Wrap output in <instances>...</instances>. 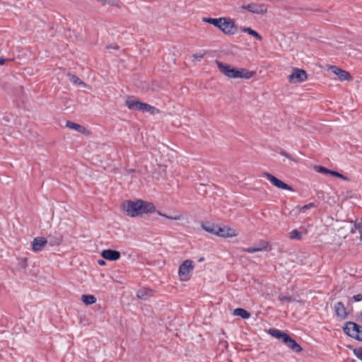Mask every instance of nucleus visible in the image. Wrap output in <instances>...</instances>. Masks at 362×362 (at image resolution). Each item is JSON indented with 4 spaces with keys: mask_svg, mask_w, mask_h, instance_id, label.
Masks as SVG:
<instances>
[{
    "mask_svg": "<svg viewBox=\"0 0 362 362\" xmlns=\"http://www.w3.org/2000/svg\"><path fill=\"white\" fill-rule=\"evenodd\" d=\"M122 209L127 215L131 217H136L143 214L152 213L156 211V207L152 203L141 199L125 201L122 204Z\"/></svg>",
    "mask_w": 362,
    "mask_h": 362,
    "instance_id": "nucleus-1",
    "label": "nucleus"
},
{
    "mask_svg": "<svg viewBox=\"0 0 362 362\" xmlns=\"http://www.w3.org/2000/svg\"><path fill=\"white\" fill-rule=\"evenodd\" d=\"M126 105L129 109L140 110L142 112H147L151 113V115H155L159 112V110L155 107L129 98L126 100Z\"/></svg>",
    "mask_w": 362,
    "mask_h": 362,
    "instance_id": "nucleus-2",
    "label": "nucleus"
},
{
    "mask_svg": "<svg viewBox=\"0 0 362 362\" xmlns=\"http://www.w3.org/2000/svg\"><path fill=\"white\" fill-rule=\"evenodd\" d=\"M194 268V263L192 260H185L179 267L178 275L180 280L182 281H187L189 280Z\"/></svg>",
    "mask_w": 362,
    "mask_h": 362,
    "instance_id": "nucleus-3",
    "label": "nucleus"
},
{
    "mask_svg": "<svg viewBox=\"0 0 362 362\" xmlns=\"http://www.w3.org/2000/svg\"><path fill=\"white\" fill-rule=\"evenodd\" d=\"M344 331L348 336L362 341V326L353 322H347L344 327Z\"/></svg>",
    "mask_w": 362,
    "mask_h": 362,
    "instance_id": "nucleus-4",
    "label": "nucleus"
},
{
    "mask_svg": "<svg viewBox=\"0 0 362 362\" xmlns=\"http://www.w3.org/2000/svg\"><path fill=\"white\" fill-rule=\"evenodd\" d=\"M216 64L219 71L226 77L229 78H236L237 69L233 67L230 64H224L219 61H216Z\"/></svg>",
    "mask_w": 362,
    "mask_h": 362,
    "instance_id": "nucleus-5",
    "label": "nucleus"
},
{
    "mask_svg": "<svg viewBox=\"0 0 362 362\" xmlns=\"http://www.w3.org/2000/svg\"><path fill=\"white\" fill-rule=\"evenodd\" d=\"M219 25L218 28L226 35H233L236 31L234 21L229 18L222 17V21Z\"/></svg>",
    "mask_w": 362,
    "mask_h": 362,
    "instance_id": "nucleus-6",
    "label": "nucleus"
},
{
    "mask_svg": "<svg viewBox=\"0 0 362 362\" xmlns=\"http://www.w3.org/2000/svg\"><path fill=\"white\" fill-rule=\"evenodd\" d=\"M262 175L265 177H267V179L274 185L276 187L279 188V189H285V190H289V191H293V189L289 186L288 185H287L286 183L284 182L283 181L279 180L278 178H276L275 176H274L273 175L267 173V172H264L262 173Z\"/></svg>",
    "mask_w": 362,
    "mask_h": 362,
    "instance_id": "nucleus-7",
    "label": "nucleus"
},
{
    "mask_svg": "<svg viewBox=\"0 0 362 362\" xmlns=\"http://www.w3.org/2000/svg\"><path fill=\"white\" fill-rule=\"evenodd\" d=\"M308 75L305 71L298 68H293L292 74L288 76L290 83H300L307 79Z\"/></svg>",
    "mask_w": 362,
    "mask_h": 362,
    "instance_id": "nucleus-8",
    "label": "nucleus"
},
{
    "mask_svg": "<svg viewBox=\"0 0 362 362\" xmlns=\"http://www.w3.org/2000/svg\"><path fill=\"white\" fill-rule=\"evenodd\" d=\"M243 8L255 14H264L267 11V5L264 4L251 3L242 6Z\"/></svg>",
    "mask_w": 362,
    "mask_h": 362,
    "instance_id": "nucleus-9",
    "label": "nucleus"
},
{
    "mask_svg": "<svg viewBox=\"0 0 362 362\" xmlns=\"http://www.w3.org/2000/svg\"><path fill=\"white\" fill-rule=\"evenodd\" d=\"M216 235L222 238H233L238 235V232L235 228L225 226L217 228Z\"/></svg>",
    "mask_w": 362,
    "mask_h": 362,
    "instance_id": "nucleus-10",
    "label": "nucleus"
},
{
    "mask_svg": "<svg viewBox=\"0 0 362 362\" xmlns=\"http://www.w3.org/2000/svg\"><path fill=\"white\" fill-rule=\"evenodd\" d=\"M329 69L337 75L341 81H350L351 76L349 72L335 66H329Z\"/></svg>",
    "mask_w": 362,
    "mask_h": 362,
    "instance_id": "nucleus-11",
    "label": "nucleus"
},
{
    "mask_svg": "<svg viewBox=\"0 0 362 362\" xmlns=\"http://www.w3.org/2000/svg\"><path fill=\"white\" fill-rule=\"evenodd\" d=\"M47 243L46 238L42 237H37L34 238L32 243V249L34 252H40L45 248Z\"/></svg>",
    "mask_w": 362,
    "mask_h": 362,
    "instance_id": "nucleus-12",
    "label": "nucleus"
},
{
    "mask_svg": "<svg viewBox=\"0 0 362 362\" xmlns=\"http://www.w3.org/2000/svg\"><path fill=\"white\" fill-rule=\"evenodd\" d=\"M101 256L110 261H116L121 257L120 252L112 250H104L101 252Z\"/></svg>",
    "mask_w": 362,
    "mask_h": 362,
    "instance_id": "nucleus-13",
    "label": "nucleus"
},
{
    "mask_svg": "<svg viewBox=\"0 0 362 362\" xmlns=\"http://www.w3.org/2000/svg\"><path fill=\"white\" fill-rule=\"evenodd\" d=\"M284 344L289 349H291L295 353H299L302 351L300 346L292 338L288 336L284 339Z\"/></svg>",
    "mask_w": 362,
    "mask_h": 362,
    "instance_id": "nucleus-14",
    "label": "nucleus"
},
{
    "mask_svg": "<svg viewBox=\"0 0 362 362\" xmlns=\"http://www.w3.org/2000/svg\"><path fill=\"white\" fill-rule=\"evenodd\" d=\"M255 74V71H250L244 68H238L236 78L250 79Z\"/></svg>",
    "mask_w": 362,
    "mask_h": 362,
    "instance_id": "nucleus-15",
    "label": "nucleus"
},
{
    "mask_svg": "<svg viewBox=\"0 0 362 362\" xmlns=\"http://www.w3.org/2000/svg\"><path fill=\"white\" fill-rule=\"evenodd\" d=\"M349 229L351 233H354L355 230H358L360 233V238L362 241V220L355 223L354 225L346 224L341 228L340 230Z\"/></svg>",
    "mask_w": 362,
    "mask_h": 362,
    "instance_id": "nucleus-16",
    "label": "nucleus"
},
{
    "mask_svg": "<svg viewBox=\"0 0 362 362\" xmlns=\"http://www.w3.org/2000/svg\"><path fill=\"white\" fill-rule=\"evenodd\" d=\"M334 311L337 317L341 319H344L347 315L346 308L341 302H338L335 304Z\"/></svg>",
    "mask_w": 362,
    "mask_h": 362,
    "instance_id": "nucleus-17",
    "label": "nucleus"
},
{
    "mask_svg": "<svg viewBox=\"0 0 362 362\" xmlns=\"http://www.w3.org/2000/svg\"><path fill=\"white\" fill-rule=\"evenodd\" d=\"M153 294V290L146 288H143L137 291L136 296L140 299L146 300L149 297L152 296Z\"/></svg>",
    "mask_w": 362,
    "mask_h": 362,
    "instance_id": "nucleus-18",
    "label": "nucleus"
},
{
    "mask_svg": "<svg viewBox=\"0 0 362 362\" xmlns=\"http://www.w3.org/2000/svg\"><path fill=\"white\" fill-rule=\"evenodd\" d=\"M315 206L314 203H310L308 204L304 205L303 206H297L295 209H293L290 214L294 213L295 214H297L299 212H302L304 214H306L308 210H310L312 208H314Z\"/></svg>",
    "mask_w": 362,
    "mask_h": 362,
    "instance_id": "nucleus-19",
    "label": "nucleus"
},
{
    "mask_svg": "<svg viewBox=\"0 0 362 362\" xmlns=\"http://www.w3.org/2000/svg\"><path fill=\"white\" fill-rule=\"evenodd\" d=\"M233 315L239 316L243 319H247L250 317V313L243 308H235L233 312Z\"/></svg>",
    "mask_w": 362,
    "mask_h": 362,
    "instance_id": "nucleus-20",
    "label": "nucleus"
},
{
    "mask_svg": "<svg viewBox=\"0 0 362 362\" xmlns=\"http://www.w3.org/2000/svg\"><path fill=\"white\" fill-rule=\"evenodd\" d=\"M269 333L274 337L281 339L284 341V339L288 336V334L285 332H283L279 329H271L269 330Z\"/></svg>",
    "mask_w": 362,
    "mask_h": 362,
    "instance_id": "nucleus-21",
    "label": "nucleus"
},
{
    "mask_svg": "<svg viewBox=\"0 0 362 362\" xmlns=\"http://www.w3.org/2000/svg\"><path fill=\"white\" fill-rule=\"evenodd\" d=\"M66 126L71 129H74V130H76L78 132L83 133V134H85L86 132V129L84 127H83L78 124L74 123L72 122L68 121L66 122Z\"/></svg>",
    "mask_w": 362,
    "mask_h": 362,
    "instance_id": "nucleus-22",
    "label": "nucleus"
},
{
    "mask_svg": "<svg viewBox=\"0 0 362 362\" xmlns=\"http://www.w3.org/2000/svg\"><path fill=\"white\" fill-rule=\"evenodd\" d=\"M81 300L86 305H93L96 302V298L93 295H83Z\"/></svg>",
    "mask_w": 362,
    "mask_h": 362,
    "instance_id": "nucleus-23",
    "label": "nucleus"
},
{
    "mask_svg": "<svg viewBox=\"0 0 362 362\" xmlns=\"http://www.w3.org/2000/svg\"><path fill=\"white\" fill-rule=\"evenodd\" d=\"M240 30L243 32L247 33L249 35L255 37L258 40H262V36L258 33H257L255 30L251 29L250 28H241Z\"/></svg>",
    "mask_w": 362,
    "mask_h": 362,
    "instance_id": "nucleus-24",
    "label": "nucleus"
},
{
    "mask_svg": "<svg viewBox=\"0 0 362 362\" xmlns=\"http://www.w3.org/2000/svg\"><path fill=\"white\" fill-rule=\"evenodd\" d=\"M222 18H204L203 21L214 25L215 27L218 28L221 23Z\"/></svg>",
    "mask_w": 362,
    "mask_h": 362,
    "instance_id": "nucleus-25",
    "label": "nucleus"
},
{
    "mask_svg": "<svg viewBox=\"0 0 362 362\" xmlns=\"http://www.w3.org/2000/svg\"><path fill=\"white\" fill-rule=\"evenodd\" d=\"M68 77L69 78L70 81H72L75 84L81 85L84 87H86V84L84 83L78 76L71 74L69 73L67 74Z\"/></svg>",
    "mask_w": 362,
    "mask_h": 362,
    "instance_id": "nucleus-26",
    "label": "nucleus"
},
{
    "mask_svg": "<svg viewBox=\"0 0 362 362\" xmlns=\"http://www.w3.org/2000/svg\"><path fill=\"white\" fill-rule=\"evenodd\" d=\"M266 245L263 244V246L262 247H248V248H244L243 249V251L248 253H253L255 252H259V251H264L266 250Z\"/></svg>",
    "mask_w": 362,
    "mask_h": 362,
    "instance_id": "nucleus-27",
    "label": "nucleus"
},
{
    "mask_svg": "<svg viewBox=\"0 0 362 362\" xmlns=\"http://www.w3.org/2000/svg\"><path fill=\"white\" fill-rule=\"evenodd\" d=\"M98 2L103 4V5H110L112 6H115L119 8V4L117 0H97Z\"/></svg>",
    "mask_w": 362,
    "mask_h": 362,
    "instance_id": "nucleus-28",
    "label": "nucleus"
},
{
    "mask_svg": "<svg viewBox=\"0 0 362 362\" xmlns=\"http://www.w3.org/2000/svg\"><path fill=\"white\" fill-rule=\"evenodd\" d=\"M202 228L209 232V233H213V234H216V233H217V228L218 226H204V225H202Z\"/></svg>",
    "mask_w": 362,
    "mask_h": 362,
    "instance_id": "nucleus-29",
    "label": "nucleus"
},
{
    "mask_svg": "<svg viewBox=\"0 0 362 362\" xmlns=\"http://www.w3.org/2000/svg\"><path fill=\"white\" fill-rule=\"evenodd\" d=\"M278 299L281 302H294V301H296V300L293 297H291L290 296L282 295V294H280L279 296Z\"/></svg>",
    "mask_w": 362,
    "mask_h": 362,
    "instance_id": "nucleus-30",
    "label": "nucleus"
},
{
    "mask_svg": "<svg viewBox=\"0 0 362 362\" xmlns=\"http://www.w3.org/2000/svg\"><path fill=\"white\" fill-rule=\"evenodd\" d=\"M206 53V51H202L199 53L192 54V57L193 61H200L205 56Z\"/></svg>",
    "mask_w": 362,
    "mask_h": 362,
    "instance_id": "nucleus-31",
    "label": "nucleus"
},
{
    "mask_svg": "<svg viewBox=\"0 0 362 362\" xmlns=\"http://www.w3.org/2000/svg\"><path fill=\"white\" fill-rule=\"evenodd\" d=\"M301 234L297 230H293L290 233V238L291 239H301Z\"/></svg>",
    "mask_w": 362,
    "mask_h": 362,
    "instance_id": "nucleus-32",
    "label": "nucleus"
},
{
    "mask_svg": "<svg viewBox=\"0 0 362 362\" xmlns=\"http://www.w3.org/2000/svg\"><path fill=\"white\" fill-rule=\"evenodd\" d=\"M354 355L362 361V346L353 350Z\"/></svg>",
    "mask_w": 362,
    "mask_h": 362,
    "instance_id": "nucleus-33",
    "label": "nucleus"
},
{
    "mask_svg": "<svg viewBox=\"0 0 362 362\" xmlns=\"http://www.w3.org/2000/svg\"><path fill=\"white\" fill-rule=\"evenodd\" d=\"M18 264L21 269H25L27 267V259L19 258V259H18Z\"/></svg>",
    "mask_w": 362,
    "mask_h": 362,
    "instance_id": "nucleus-34",
    "label": "nucleus"
},
{
    "mask_svg": "<svg viewBox=\"0 0 362 362\" xmlns=\"http://www.w3.org/2000/svg\"><path fill=\"white\" fill-rule=\"evenodd\" d=\"M280 154H281V156H285L286 158H288V159H290V160H293V161L296 162V163H298V160H297V159H296V158H293L291 155H289V154H288V153H286L285 151H280Z\"/></svg>",
    "mask_w": 362,
    "mask_h": 362,
    "instance_id": "nucleus-35",
    "label": "nucleus"
},
{
    "mask_svg": "<svg viewBox=\"0 0 362 362\" xmlns=\"http://www.w3.org/2000/svg\"><path fill=\"white\" fill-rule=\"evenodd\" d=\"M62 241V238L60 236V237L55 238L54 240H49V244L52 246L58 245L61 244Z\"/></svg>",
    "mask_w": 362,
    "mask_h": 362,
    "instance_id": "nucleus-36",
    "label": "nucleus"
},
{
    "mask_svg": "<svg viewBox=\"0 0 362 362\" xmlns=\"http://www.w3.org/2000/svg\"><path fill=\"white\" fill-rule=\"evenodd\" d=\"M315 169L317 170V171L318 173H330V170H329L325 167H322V166H317L315 167Z\"/></svg>",
    "mask_w": 362,
    "mask_h": 362,
    "instance_id": "nucleus-37",
    "label": "nucleus"
},
{
    "mask_svg": "<svg viewBox=\"0 0 362 362\" xmlns=\"http://www.w3.org/2000/svg\"><path fill=\"white\" fill-rule=\"evenodd\" d=\"M333 176H335V177H338L342 180H346L347 178L346 177H345L344 175H343L342 174L338 173V172H336V171H332V170H330V173Z\"/></svg>",
    "mask_w": 362,
    "mask_h": 362,
    "instance_id": "nucleus-38",
    "label": "nucleus"
},
{
    "mask_svg": "<svg viewBox=\"0 0 362 362\" xmlns=\"http://www.w3.org/2000/svg\"><path fill=\"white\" fill-rule=\"evenodd\" d=\"M165 218L171 219V220H180L181 216H169L168 215L165 216Z\"/></svg>",
    "mask_w": 362,
    "mask_h": 362,
    "instance_id": "nucleus-39",
    "label": "nucleus"
},
{
    "mask_svg": "<svg viewBox=\"0 0 362 362\" xmlns=\"http://www.w3.org/2000/svg\"><path fill=\"white\" fill-rule=\"evenodd\" d=\"M354 299L355 301H360L362 300V295L361 294H357L354 296Z\"/></svg>",
    "mask_w": 362,
    "mask_h": 362,
    "instance_id": "nucleus-40",
    "label": "nucleus"
},
{
    "mask_svg": "<svg viewBox=\"0 0 362 362\" xmlns=\"http://www.w3.org/2000/svg\"><path fill=\"white\" fill-rule=\"evenodd\" d=\"M263 244L266 245V250L267 249V247L269 245V243L267 242H260L258 243V245L256 247H262L263 246Z\"/></svg>",
    "mask_w": 362,
    "mask_h": 362,
    "instance_id": "nucleus-41",
    "label": "nucleus"
},
{
    "mask_svg": "<svg viewBox=\"0 0 362 362\" xmlns=\"http://www.w3.org/2000/svg\"><path fill=\"white\" fill-rule=\"evenodd\" d=\"M6 62V59L4 58H0V65H4Z\"/></svg>",
    "mask_w": 362,
    "mask_h": 362,
    "instance_id": "nucleus-42",
    "label": "nucleus"
},
{
    "mask_svg": "<svg viewBox=\"0 0 362 362\" xmlns=\"http://www.w3.org/2000/svg\"><path fill=\"white\" fill-rule=\"evenodd\" d=\"M98 264L100 265H105V262L104 260H103V259H99L98 260Z\"/></svg>",
    "mask_w": 362,
    "mask_h": 362,
    "instance_id": "nucleus-43",
    "label": "nucleus"
},
{
    "mask_svg": "<svg viewBox=\"0 0 362 362\" xmlns=\"http://www.w3.org/2000/svg\"><path fill=\"white\" fill-rule=\"evenodd\" d=\"M158 214L160 215V216H166L165 214H163L162 213H160V211H158Z\"/></svg>",
    "mask_w": 362,
    "mask_h": 362,
    "instance_id": "nucleus-44",
    "label": "nucleus"
},
{
    "mask_svg": "<svg viewBox=\"0 0 362 362\" xmlns=\"http://www.w3.org/2000/svg\"><path fill=\"white\" fill-rule=\"evenodd\" d=\"M203 260H204V257H200V258L199 259V262H202Z\"/></svg>",
    "mask_w": 362,
    "mask_h": 362,
    "instance_id": "nucleus-45",
    "label": "nucleus"
}]
</instances>
